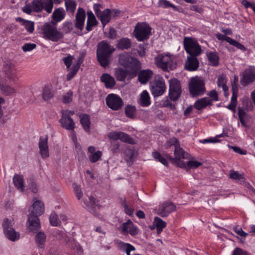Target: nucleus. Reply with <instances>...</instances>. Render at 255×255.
Wrapping results in <instances>:
<instances>
[{
    "label": "nucleus",
    "instance_id": "obj_1",
    "mask_svg": "<svg viewBox=\"0 0 255 255\" xmlns=\"http://www.w3.org/2000/svg\"><path fill=\"white\" fill-rule=\"evenodd\" d=\"M44 212V204L41 201L36 200L33 203L30 213L28 216V229L30 231L35 232L40 228V221L38 216L41 215Z\"/></svg>",
    "mask_w": 255,
    "mask_h": 255
},
{
    "label": "nucleus",
    "instance_id": "obj_2",
    "mask_svg": "<svg viewBox=\"0 0 255 255\" xmlns=\"http://www.w3.org/2000/svg\"><path fill=\"white\" fill-rule=\"evenodd\" d=\"M115 50V48L105 40L98 43L96 52L97 58L102 67H106L110 64L111 55Z\"/></svg>",
    "mask_w": 255,
    "mask_h": 255
},
{
    "label": "nucleus",
    "instance_id": "obj_3",
    "mask_svg": "<svg viewBox=\"0 0 255 255\" xmlns=\"http://www.w3.org/2000/svg\"><path fill=\"white\" fill-rule=\"evenodd\" d=\"M40 31L44 39L53 42H58L63 38V33L58 30L56 24L53 21L44 23L41 27Z\"/></svg>",
    "mask_w": 255,
    "mask_h": 255
},
{
    "label": "nucleus",
    "instance_id": "obj_4",
    "mask_svg": "<svg viewBox=\"0 0 255 255\" xmlns=\"http://www.w3.org/2000/svg\"><path fill=\"white\" fill-rule=\"evenodd\" d=\"M156 66L164 71L169 72L176 67L173 57L169 54H160L154 58Z\"/></svg>",
    "mask_w": 255,
    "mask_h": 255
},
{
    "label": "nucleus",
    "instance_id": "obj_5",
    "mask_svg": "<svg viewBox=\"0 0 255 255\" xmlns=\"http://www.w3.org/2000/svg\"><path fill=\"white\" fill-rule=\"evenodd\" d=\"M184 48L191 56H199L202 52L201 47L197 41L192 38L185 37L183 40Z\"/></svg>",
    "mask_w": 255,
    "mask_h": 255
},
{
    "label": "nucleus",
    "instance_id": "obj_6",
    "mask_svg": "<svg viewBox=\"0 0 255 255\" xmlns=\"http://www.w3.org/2000/svg\"><path fill=\"white\" fill-rule=\"evenodd\" d=\"M120 64L131 70L136 71L140 68V62L135 58L129 56L128 53L121 54L119 56Z\"/></svg>",
    "mask_w": 255,
    "mask_h": 255
},
{
    "label": "nucleus",
    "instance_id": "obj_7",
    "mask_svg": "<svg viewBox=\"0 0 255 255\" xmlns=\"http://www.w3.org/2000/svg\"><path fill=\"white\" fill-rule=\"evenodd\" d=\"M151 30L150 27L146 22H138L134 30L135 37L139 41L147 39L150 34Z\"/></svg>",
    "mask_w": 255,
    "mask_h": 255
},
{
    "label": "nucleus",
    "instance_id": "obj_8",
    "mask_svg": "<svg viewBox=\"0 0 255 255\" xmlns=\"http://www.w3.org/2000/svg\"><path fill=\"white\" fill-rule=\"evenodd\" d=\"M189 91L193 96L204 94L205 87L203 80L198 77L192 78L189 84Z\"/></svg>",
    "mask_w": 255,
    "mask_h": 255
},
{
    "label": "nucleus",
    "instance_id": "obj_9",
    "mask_svg": "<svg viewBox=\"0 0 255 255\" xmlns=\"http://www.w3.org/2000/svg\"><path fill=\"white\" fill-rule=\"evenodd\" d=\"M61 113L62 117L59 120L61 127L67 130L74 129L75 123L71 117L74 114V112L66 110L62 111Z\"/></svg>",
    "mask_w": 255,
    "mask_h": 255
},
{
    "label": "nucleus",
    "instance_id": "obj_10",
    "mask_svg": "<svg viewBox=\"0 0 255 255\" xmlns=\"http://www.w3.org/2000/svg\"><path fill=\"white\" fill-rule=\"evenodd\" d=\"M150 91L154 97H158L163 94L166 86L162 77H159L150 83Z\"/></svg>",
    "mask_w": 255,
    "mask_h": 255
},
{
    "label": "nucleus",
    "instance_id": "obj_11",
    "mask_svg": "<svg viewBox=\"0 0 255 255\" xmlns=\"http://www.w3.org/2000/svg\"><path fill=\"white\" fill-rule=\"evenodd\" d=\"M181 89L180 82L176 79L169 81V96L173 101H177L180 96Z\"/></svg>",
    "mask_w": 255,
    "mask_h": 255
},
{
    "label": "nucleus",
    "instance_id": "obj_12",
    "mask_svg": "<svg viewBox=\"0 0 255 255\" xmlns=\"http://www.w3.org/2000/svg\"><path fill=\"white\" fill-rule=\"evenodd\" d=\"M106 102L108 107L114 111L120 110L124 105L122 98L114 94H109L106 98Z\"/></svg>",
    "mask_w": 255,
    "mask_h": 255
},
{
    "label": "nucleus",
    "instance_id": "obj_13",
    "mask_svg": "<svg viewBox=\"0 0 255 255\" xmlns=\"http://www.w3.org/2000/svg\"><path fill=\"white\" fill-rule=\"evenodd\" d=\"M3 72L5 77L10 82H15L18 81L19 77L17 75V70L13 64L6 63L3 67Z\"/></svg>",
    "mask_w": 255,
    "mask_h": 255
},
{
    "label": "nucleus",
    "instance_id": "obj_14",
    "mask_svg": "<svg viewBox=\"0 0 255 255\" xmlns=\"http://www.w3.org/2000/svg\"><path fill=\"white\" fill-rule=\"evenodd\" d=\"M176 210V206L171 202H164L159 205L156 213L162 217H165Z\"/></svg>",
    "mask_w": 255,
    "mask_h": 255
},
{
    "label": "nucleus",
    "instance_id": "obj_15",
    "mask_svg": "<svg viewBox=\"0 0 255 255\" xmlns=\"http://www.w3.org/2000/svg\"><path fill=\"white\" fill-rule=\"evenodd\" d=\"M108 137L113 140H120L121 141L129 144H134L133 139L128 134L122 131H112L109 133Z\"/></svg>",
    "mask_w": 255,
    "mask_h": 255
},
{
    "label": "nucleus",
    "instance_id": "obj_16",
    "mask_svg": "<svg viewBox=\"0 0 255 255\" xmlns=\"http://www.w3.org/2000/svg\"><path fill=\"white\" fill-rule=\"evenodd\" d=\"M121 233L123 235L130 234L131 236H135L138 234L137 227L134 225L130 220L123 223L121 227Z\"/></svg>",
    "mask_w": 255,
    "mask_h": 255
},
{
    "label": "nucleus",
    "instance_id": "obj_17",
    "mask_svg": "<svg viewBox=\"0 0 255 255\" xmlns=\"http://www.w3.org/2000/svg\"><path fill=\"white\" fill-rule=\"evenodd\" d=\"M255 79V68L250 67L246 69L242 74V77L241 78V84L246 86L252 83Z\"/></svg>",
    "mask_w": 255,
    "mask_h": 255
},
{
    "label": "nucleus",
    "instance_id": "obj_18",
    "mask_svg": "<svg viewBox=\"0 0 255 255\" xmlns=\"http://www.w3.org/2000/svg\"><path fill=\"white\" fill-rule=\"evenodd\" d=\"M85 18L86 13L84 9L82 7H79L75 16L74 26L81 31L83 29Z\"/></svg>",
    "mask_w": 255,
    "mask_h": 255
},
{
    "label": "nucleus",
    "instance_id": "obj_19",
    "mask_svg": "<svg viewBox=\"0 0 255 255\" xmlns=\"http://www.w3.org/2000/svg\"><path fill=\"white\" fill-rule=\"evenodd\" d=\"M38 146L39 152L42 158H47L49 156L48 145V136L40 137L39 140Z\"/></svg>",
    "mask_w": 255,
    "mask_h": 255
},
{
    "label": "nucleus",
    "instance_id": "obj_20",
    "mask_svg": "<svg viewBox=\"0 0 255 255\" xmlns=\"http://www.w3.org/2000/svg\"><path fill=\"white\" fill-rule=\"evenodd\" d=\"M198 56L189 55L187 57L185 64V68L189 71L196 70L199 66V62L197 58Z\"/></svg>",
    "mask_w": 255,
    "mask_h": 255
},
{
    "label": "nucleus",
    "instance_id": "obj_21",
    "mask_svg": "<svg viewBox=\"0 0 255 255\" xmlns=\"http://www.w3.org/2000/svg\"><path fill=\"white\" fill-rule=\"evenodd\" d=\"M153 73L150 69L142 70L138 75V80L141 84H146L152 77Z\"/></svg>",
    "mask_w": 255,
    "mask_h": 255
},
{
    "label": "nucleus",
    "instance_id": "obj_22",
    "mask_svg": "<svg viewBox=\"0 0 255 255\" xmlns=\"http://www.w3.org/2000/svg\"><path fill=\"white\" fill-rule=\"evenodd\" d=\"M87 20L86 22V30L87 32L91 31L93 28L97 25V20L92 11H87Z\"/></svg>",
    "mask_w": 255,
    "mask_h": 255
},
{
    "label": "nucleus",
    "instance_id": "obj_23",
    "mask_svg": "<svg viewBox=\"0 0 255 255\" xmlns=\"http://www.w3.org/2000/svg\"><path fill=\"white\" fill-rule=\"evenodd\" d=\"M52 89L53 86L50 83L46 84L44 86L42 92V98L43 100L47 101L53 98L54 93Z\"/></svg>",
    "mask_w": 255,
    "mask_h": 255
},
{
    "label": "nucleus",
    "instance_id": "obj_24",
    "mask_svg": "<svg viewBox=\"0 0 255 255\" xmlns=\"http://www.w3.org/2000/svg\"><path fill=\"white\" fill-rule=\"evenodd\" d=\"M175 158L170 157V159L174 160L175 162L179 166V161L181 159H185L188 158V154L185 152L184 149L179 146H176L174 150Z\"/></svg>",
    "mask_w": 255,
    "mask_h": 255
},
{
    "label": "nucleus",
    "instance_id": "obj_25",
    "mask_svg": "<svg viewBox=\"0 0 255 255\" xmlns=\"http://www.w3.org/2000/svg\"><path fill=\"white\" fill-rule=\"evenodd\" d=\"M212 106L208 97H204L197 100L194 104V107L197 110H201L207 107Z\"/></svg>",
    "mask_w": 255,
    "mask_h": 255
},
{
    "label": "nucleus",
    "instance_id": "obj_26",
    "mask_svg": "<svg viewBox=\"0 0 255 255\" xmlns=\"http://www.w3.org/2000/svg\"><path fill=\"white\" fill-rule=\"evenodd\" d=\"M111 14V10L107 8L102 11L98 16H97L98 18L101 21L104 27L110 21L112 17Z\"/></svg>",
    "mask_w": 255,
    "mask_h": 255
},
{
    "label": "nucleus",
    "instance_id": "obj_27",
    "mask_svg": "<svg viewBox=\"0 0 255 255\" xmlns=\"http://www.w3.org/2000/svg\"><path fill=\"white\" fill-rule=\"evenodd\" d=\"M65 15V12L64 9L62 7H60L55 9L52 15V20L54 23L57 24V23L64 18Z\"/></svg>",
    "mask_w": 255,
    "mask_h": 255
},
{
    "label": "nucleus",
    "instance_id": "obj_28",
    "mask_svg": "<svg viewBox=\"0 0 255 255\" xmlns=\"http://www.w3.org/2000/svg\"><path fill=\"white\" fill-rule=\"evenodd\" d=\"M16 21L20 23L29 33H33L34 29V22L33 21L24 19L20 17H17Z\"/></svg>",
    "mask_w": 255,
    "mask_h": 255
},
{
    "label": "nucleus",
    "instance_id": "obj_29",
    "mask_svg": "<svg viewBox=\"0 0 255 255\" xmlns=\"http://www.w3.org/2000/svg\"><path fill=\"white\" fill-rule=\"evenodd\" d=\"M202 163L196 160H189L187 163L183 161H179V167L185 168L187 170L197 168L201 166Z\"/></svg>",
    "mask_w": 255,
    "mask_h": 255
},
{
    "label": "nucleus",
    "instance_id": "obj_30",
    "mask_svg": "<svg viewBox=\"0 0 255 255\" xmlns=\"http://www.w3.org/2000/svg\"><path fill=\"white\" fill-rule=\"evenodd\" d=\"M100 79L107 88H112L115 85V79L109 74H103Z\"/></svg>",
    "mask_w": 255,
    "mask_h": 255
},
{
    "label": "nucleus",
    "instance_id": "obj_31",
    "mask_svg": "<svg viewBox=\"0 0 255 255\" xmlns=\"http://www.w3.org/2000/svg\"><path fill=\"white\" fill-rule=\"evenodd\" d=\"M150 97L147 91L144 90L140 94V99L138 103L142 107H148L150 104Z\"/></svg>",
    "mask_w": 255,
    "mask_h": 255
},
{
    "label": "nucleus",
    "instance_id": "obj_32",
    "mask_svg": "<svg viewBox=\"0 0 255 255\" xmlns=\"http://www.w3.org/2000/svg\"><path fill=\"white\" fill-rule=\"evenodd\" d=\"M1 93L4 96H10L16 93V90L9 85L0 84Z\"/></svg>",
    "mask_w": 255,
    "mask_h": 255
},
{
    "label": "nucleus",
    "instance_id": "obj_33",
    "mask_svg": "<svg viewBox=\"0 0 255 255\" xmlns=\"http://www.w3.org/2000/svg\"><path fill=\"white\" fill-rule=\"evenodd\" d=\"M158 6L161 7L163 8H167L169 7L173 8V9L175 10L179 11L180 12H183V9L182 8L178 7V6L173 4L171 2H170L167 0H159L158 2Z\"/></svg>",
    "mask_w": 255,
    "mask_h": 255
},
{
    "label": "nucleus",
    "instance_id": "obj_34",
    "mask_svg": "<svg viewBox=\"0 0 255 255\" xmlns=\"http://www.w3.org/2000/svg\"><path fill=\"white\" fill-rule=\"evenodd\" d=\"M131 41L129 38H122L118 43L117 47L121 50L128 49L131 47Z\"/></svg>",
    "mask_w": 255,
    "mask_h": 255
},
{
    "label": "nucleus",
    "instance_id": "obj_35",
    "mask_svg": "<svg viewBox=\"0 0 255 255\" xmlns=\"http://www.w3.org/2000/svg\"><path fill=\"white\" fill-rule=\"evenodd\" d=\"M227 80L225 76L220 75L218 78L217 81V85L218 87H221L223 89V90L224 92V95L225 96H228V87L226 85Z\"/></svg>",
    "mask_w": 255,
    "mask_h": 255
},
{
    "label": "nucleus",
    "instance_id": "obj_36",
    "mask_svg": "<svg viewBox=\"0 0 255 255\" xmlns=\"http://www.w3.org/2000/svg\"><path fill=\"white\" fill-rule=\"evenodd\" d=\"M5 237L9 240L12 242H15L19 240L20 234L18 232H16L14 229L8 230V233H3Z\"/></svg>",
    "mask_w": 255,
    "mask_h": 255
},
{
    "label": "nucleus",
    "instance_id": "obj_37",
    "mask_svg": "<svg viewBox=\"0 0 255 255\" xmlns=\"http://www.w3.org/2000/svg\"><path fill=\"white\" fill-rule=\"evenodd\" d=\"M13 182L15 187L20 191H23L24 189L23 180L22 176L15 174L13 177Z\"/></svg>",
    "mask_w": 255,
    "mask_h": 255
},
{
    "label": "nucleus",
    "instance_id": "obj_38",
    "mask_svg": "<svg viewBox=\"0 0 255 255\" xmlns=\"http://www.w3.org/2000/svg\"><path fill=\"white\" fill-rule=\"evenodd\" d=\"M14 222L13 219H4L2 223V227L3 233H8V230L13 229Z\"/></svg>",
    "mask_w": 255,
    "mask_h": 255
},
{
    "label": "nucleus",
    "instance_id": "obj_39",
    "mask_svg": "<svg viewBox=\"0 0 255 255\" xmlns=\"http://www.w3.org/2000/svg\"><path fill=\"white\" fill-rule=\"evenodd\" d=\"M154 224L156 227L157 232L158 234L160 233L166 226V222L157 217L154 218Z\"/></svg>",
    "mask_w": 255,
    "mask_h": 255
},
{
    "label": "nucleus",
    "instance_id": "obj_40",
    "mask_svg": "<svg viewBox=\"0 0 255 255\" xmlns=\"http://www.w3.org/2000/svg\"><path fill=\"white\" fill-rule=\"evenodd\" d=\"M80 123L86 132L90 131V117L87 114H84L80 116Z\"/></svg>",
    "mask_w": 255,
    "mask_h": 255
},
{
    "label": "nucleus",
    "instance_id": "obj_41",
    "mask_svg": "<svg viewBox=\"0 0 255 255\" xmlns=\"http://www.w3.org/2000/svg\"><path fill=\"white\" fill-rule=\"evenodd\" d=\"M30 4L34 12H39L43 9V0H33Z\"/></svg>",
    "mask_w": 255,
    "mask_h": 255
},
{
    "label": "nucleus",
    "instance_id": "obj_42",
    "mask_svg": "<svg viewBox=\"0 0 255 255\" xmlns=\"http://www.w3.org/2000/svg\"><path fill=\"white\" fill-rule=\"evenodd\" d=\"M65 5L67 12L72 14L74 13L77 5L75 0H65Z\"/></svg>",
    "mask_w": 255,
    "mask_h": 255
},
{
    "label": "nucleus",
    "instance_id": "obj_43",
    "mask_svg": "<svg viewBox=\"0 0 255 255\" xmlns=\"http://www.w3.org/2000/svg\"><path fill=\"white\" fill-rule=\"evenodd\" d=\"M35 240L39 248H42L46 240V235L43 232H40L36 234Z\"/></svg>",
    "mask_w": 255,
    "mask_h": 255
},
{
    "label": "nucleus",
    "instance_id": "obj_44",
    "mask_svg": "<svg viewBox=\"0 0 255 255\" xmlns=\"http://www.w3.org/2000/svg\"><path fill=\"white\" fill-rule=\"evenodd\" d=\"M119 247L121 250L125 251L127 255H130V252L135 250V248L132 245L123 242L119 243Z\"/></svg>",
    "mask_w": 255,
    "mask_h": 255
},
{
    "label": "nucleus",
    "instance_id": "obj_45",
    "mask_svg": "<svg viewBox=\"0 0 255 255\" xmlns=\"http://www.w3.org/2000/svg\"><path fill=\"white\" fill-rule=\"evenodd\" d=\"M125 112L127 117L133 119L135 116L136 108L135 106L128 105L126 107Z\"/></svg>",
    "mask_w": 255,
    "mask_h": 255
},
{
    "label": "nucleus",
    "instance_id": "obj_46",
    "mask_svg": "<svg viewBox=\"0 0 255 255\" xmlns=\"http://www.w3.org/2000/svg\"><path fill=\"white\" fill-rule=\"evenodd\" d=\"M208 59L213 66H217L219 64V57L216 52H211L208 53Z\"/></svg>",
    "mask_w": 255,
    "mask_h": 255
},
{
    "label": "nucleus",
    "instance_id": "obj_47",
    "mask_svg": "<svg viewBox=\"0 0 255 255\" xmlns=\"http://www.w3.org/2000/svg\"><path fill=\"white\" fill-rule=\"evenodd\" d=\"M127 74L128 73L127 71L122 68H119L116 70L115 72V76L117 78V80L119 81H125L126 78L127 77Z\"/></svg>",
    "mask_w": 255,
    "mask_h": 255
},
{
    "label": "nucleus",
    "instance_id": "obj_48",
    "mask_svg": "<svg viewBox=\"0 0 255 255\" xmlns=\"http://www.w3.org/2000/svg\"><path fill=\"white\" fill-rule=\"evenodd\" d=\"M73 30V24L71 21H65L62 24V31L63 34L70 33Z\"/></svg>",
    "mask_w": 255,
    "mask_h": 255
},
{
    "label": "nucleus",
    "instance_id": "obj_49",
    "mask_svg": "<svg viewBox=\"0 0 255 255\" xmlns=\"http://www.w3.org/2000/svg\"><path fill=\"white\" fill-rule=\"evenodd\" d=\"M152 156L156 160L159 161L163 165L165 166L168 165V162L167 160L163 157L158 152L154 151L152 152Z\"/></svg>",
    "mask_w": 255,
    "mask_h": 255
},
{
    "label": "nucleus",
    "instance_id": "obj_50",
    "mask_svg": "<svg viewBox=\"0 0 255 255\" xmlns=\"http://www.w3.org/2000/svg\"><path fill=\"white\" fill-rule=\"evenodd\" d=\"M229 177L233 180H240L241 182H245V178L243 174H239L238 171L231 170Z\"/></svg>",
    "mask_w": 255,
    "mask_h": 255
},
{
    "label": "nucleus",
    "instance_id": "obj_51",
    "mask_svg": "<svg viewBox=\"0 0 255 255\" xmlns=\"http://www.w3.org/2000/svg\"><path fill=\"white\" fill-rule=\"evenodd\" d=\"M43 3V9L47 13H51L53 7V0H44Z\"/></svg>",
    "mask_w": 255,
    "mask_h": 255
},
{
    "label": "nucleus",
    "instance_id": "obj_52",
    "mask_svg": "<svg viewBox=\"0 0 255 255\" xmlns=\"http://www.w3.org/2000/svg\"><path fill=\"white\" fill-rule=\"evenodd\" d=\"M209 101L213 104L214 102H217L219 100L218 94L216 90H212L207 93Z\"/></svg>",
    "mask_w": 255,
    "mask_h": 255
},
{
    "label": "nucleus",
    "instance_id": "obj_53",
    "mask_svg": "<svg viewBox=\"0 0 255 255\" xmlns=\"http://www.w3.org/2000/svg\"><path fill=\"white\" fill-rule=\"evenodd\" d=\"M227 39L228 42L231 45L235 46L238 49H240L243 51H245L246 50V48L243 44H241L236 40H234L231 38H228Z\"/></svg>",
    "mask_w": 255,
    "mask_h": 255
},
{
    "label": "nucleus",
    "instance_id": "obj_54",
    "mask_svg": "<svg viewBox=\"0 0 255 255\" xmlns=\"http://www.w3.org/2000/svg\"><path fill=\"white\" fill-rule=\"evenodd\" d=\"M77 66L73 65L72 67L69 69L70 72L66 75V79L67 81H70L76 75L79 70Z\"/></svg>",
    "mask_w": 255,
    "mask_h": 255
},
{
    "label": "nucleus",
    "instance_id": "obj_55",
    "mask_svg": "<svg viewBox=\"0 0 255 255\" xmlns=\"http://www.w3.org/2000/svg\"><path fill=\"white\" fill-rule=\"evenodd\" d=\"M73 92L69 90L62 95V102L65 104L69 103L72 101Z\"/></svg>",
    "mask_w": 255,
    "mask_h": 255
},
{
    "label": "nucleus",
    "instance_id": "obj_56",
    "mask_svg": "<svg viewBox=\"0 0 255 255\" xmlns=\"http://www.w3.org/2000/svg\"><path fill=\"white\" fill-rule=\"evenodd\" d=\"M102 155V152L101 151H97L96 153L90 154L89 156V158L92 163H95L100 159Z\"/></svg>",
    "mask_w": 255,
    "mask_h": 255
},
{
    "label": "nucleus",
    "instance_id": "obj_57",
    "mask_svg": "<svg viewBox=\"0 0 255 255\" xmlns=\"http://www.w3.org/2000/svg\"><path fill=\"white\" fill-rule=\"evenodd\" d=\"M232 96L231 97V102L237 103V97H238V89L237 86L235 85H232Z\"/></svg>",
    "mask_w": 255,
    "mask_h": 255
},
{
    "label": "nucleus",
    "instance_id": "obj_58",
    "mask_svg": "<svg viewBox=\"0 0 255 255\" xmlns=\"http://www.w3.org/2000/svg\"><path fill=\"white\" fill-rule=\"evenodd\" d=\"M73 59V56L70 54H68L67 57L62 58V60L66 65L67 70H69Z\"/></svg>",
    "mask_w": 255,
    "mask_h": 255
},
{
    "label": "nucleus",
    "instance_id": "obj_59",
    "mask_svg": "<svg viewBox=\"0 0 255 255\" xmlns=\"http://www.w3.org/2000/svg\"><path fill=\"white\" fill-rule=\"evenodd\" d=\"M49 221L51 225L53 226H57L58 225L59 221L58 216L55 212L52 213L50 215L49 217Z\"/></svg>",
    "mask_w": 255,
    "mask_h": 255
},
{
    "label": "nucleus",
    "instance_id": "obj_60",
    "mask_svg": "<svg viewBox=\"0 0 255 255\" xmlns=\"http://www.w3.org/2000/svg\"><path fill=\"white\" fill-rule=\"evenodd\" d=\"M122 205L124 207L126 213L129 216H131L134 211L133 207L128 206L125 200L122 203Z\"/></svg>",
    "mask_w": 255,
    "mask_h": 255
},
{
    "label": "nucleus",
    "instance_id": "obj_61",
    "mask_svg": "<svg viewBox=\"0 0 255 255\" xmlns=\"http://www.w3.org/2000/svg\"><path fill=\"white\" fill-rule=\"evenodd\" d=\"M233 230L238 235L242 237L246 238L247 236H248V234L242 230V229L239 227L238 226L234 227Z\"/></svg>",
    "mask_w": 255,
    "mask_h": 255
},
{
    "label": "nucleus",
    "instance_id": "obj_62",
    "mask_svg": "<svg viewBox=\"0 0 255 255\" xmlns=\"http://www.w3.org/2000/svg\"><path fill=\"white\" fill-rule=\"evenodd\" d=\"M36 47L35 43H27L22 46V49L24 52H27L35 49Z\"/></svg>",
    "mask_w": 255,
    "mask_h": 255
},
{
    "label": "nucleus",
    "instance_id": "obj_63",
    "mask_svg": "<svg viewBox=\"0 0 255 255\" xmlns=\"http://www.w3.org/2000/svg\"><path fill=\"white\" fill-rule=\"evenodd\" d=\"M74 193L76 195L77 198L80 200L83 196V193L80 186L77 185H74L73 186Z\"/></svg>",
    "mask_w": 255,
    "mask_h": 255
},
{
    "label": "nucleus",
    "instance_id": "obj_64",
    "mask_svg": "<svg viewBox=\"0 0 255 255\" xmlns=\"http://www.w3.org/2000/svg\"><path fill=\"white\" fill-rule=\"evenodd\" d=\"M232 255H250L247 251L240 248H236L233 252Z\"/></svg>",
    "mask_w": 255,
    "mask_h": 255
}]
</instances>
